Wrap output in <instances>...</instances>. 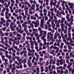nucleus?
Returning a JSON list of instances; mask_svg holds the SVG:
<instances>
[{"label": "nucleus", "instance_id": "nucleus-37", "mask_svg": "<svg viewBox=\"0 0 74 74\" xmlns=\"http://www.w3.org/2000/svg\"><path fill=\"white\" fill-rule=\"evenodd\" d=\"M55 52V51L54 50H52L50 52V54H52V53H54Z\"/></svg>", "mask_w": 74, "mask_h": 74}, {"label": "nucleus", "instance_id": "nucleus-61", "mask_svg": "<svg viewBox=\"0 0 74 74\" xmlns=\"http://www.w3.org/2000/svg\"><path fill=\"white\" fill-rule=\"evenodd\" d=\"M27 62V60H24L23 61V63H26Z\"/></svg>", "mask_w": 74, "mask_h": 74}, {"label": "nucleus", "instance_id": "nucleus-35", "mask_svg": "<svg viewBox=\"0 0 74 74\" xmlns=\"http://www.w3.org/2000/svg\"><path fill=\"white\" fill-rule=\"evenodd\" d=\"M65 43V44H66L68 45H70V42H69L68 41H66Z\"/></svg>", "mask_w": 74, "mask_h": 74}, {"label": "nucleus", "instance_id": "nucleus-63", "mask_svg": "<svg viewBox=\"0 0 74 74\" xmlns=\"http://www.w3.org/2000/svg\"><path fill=\"white\" fill-rule=\"evenodd\" d=\"M0 67L1 68H4V64H1L0 65Z\"/></svg>", "mask_w": 74, "mask_h": 74}, {"label": "nucleus", "instance_id": "nucleus-24", "mask_svg": "<svg viewBox=\"0 0 74 74\" xmlns=\"http://www.w3.org/2000/svg\"><path fill=\"white\" fill-rule=\"evenodd\" d=\"M33 42L34 43L35 46H37L38 45V43L36 42V41H34Z\"/></svg>", "mask_w": 74, "mask_h": 74}, {"label": "nucleus", "instance_id": "nucleus-8", "mask_svg": "<svg viewBox=\"0 0 74 74\" xmlns=\"http://www.w3.org/2000/svg\"><path fill=\"white\" fill-rule=\"evenodd\" d=\"M72 65H73V63L71 62H69L68 64V66H67V69H69V68H70Z\"/></svg>", "mask_w": 74, "mask_h": 74}, {"label": "nucleus", "instance_id": "nucleus-31", "mask_svg": "<svg viewBox=\"0 0 74 74\" xmlns=\"http://www.w3.org/2000/svg\"><path fill=\"white\" fill-rule=\"evenodd\" d=\"M5 45L6 46L8 47V48H11V46L9 45H8V43H6Z\"/></svg>", "mask_w": 74, "mask_h": 74}, {"label": "nucleus", "instance_id": "nucleus-50", "mask_svg": "<svg viewBox=\"0 0 74 74\" xmlns=\"http://www.w3.org/2000/svg\"><path fill=\"white\" fill-rule=\"evenodd\" d=\"M51 16H55V13H53V12H51Z\"/></svg>", "mask_w": 74, "mask_h": 74}, {"label": "nucleus", "instance_id": "nucleus-39", "mask_svg": "<svg viewBox=\"0 0 74 74\" xmlns=\"http://www.w3.org/2000/svg\"><path fill=\"white\" fill-rule=\"evenodd\" d=\"M49 0H46V5L47 6L48 5V3H49Z\"/></svg>", "mask_w": 74, "mask_h": 74}, {"label": "nucleus", "instance_id": "nucleus-36", "mask_svg": "<svg viewBox=\"0 0 74 74\" xmlns=\"http://www.w3.org/2000/svg\"><path fill=\"white\" fill-rule=\"evenodd\" d=\"M49 60H48L47 61V62L45 65V66H48V64H49Z\"/></svg>", "mask_w": 74, "mask_h": 74}, {"label": "nucleus", "instance_id": "nucleus-30", "mask_svg": "<svg viewBox=\"0 0 74 74\" xmlns=\"http://www.w3.org/2000/svg\"><path fill=\"white\" fill-rule=\"evenodd\" d=\"M1 57L2 58V60H4V59H5V56L4 55H2L1 56Z\"/></svg>", "mask_w": 74, "mask_h": 74}, {"label": "nucleus", "instance_id": "nucleus-45", "mask_svg": "<svg viewBox=\"0 0 74 74\" xmlns=\"http://www.w3.org/2000/svg\"><path fill=\"white\" fill-rule=\"evenodd\" d=\"M52 62H53V59H50V63H49V64H52Z\"/></svg>", "mask_w": 74, "mask_h": 74}, {"label": "nucleus", "instance_id": "nucleus-3", "mask_svg": "<svg viewBox=\"0 0 74 74\" xmlns=\"http://www.w3.org/2000/svg\"><path fill=\"white\" fill-rule=\"evenodd\" d=\"M60 26H61V30H62L64 31V26L65 25L63 23H61L60 24Z\"/></svg>", "mask_w": 74, "mask_h": 74}, {"label": "nucleus", "instance_id": "nucleus-10", "mask_svg": "<svg viewBox=\"0 0 74 74\" xmlns=\"http://www.w3.org/2000/svg\"><path fill=\"white\" fill-rule=\"evenodd\" d=\"M3 64L5 65V68H6L8 66L9 64L8 63V62H5L3 63Z\"/></svg>", "mask_w": 74, "mask_h": 74}, {"label": "nucleus", "instance_id": "nucleus-53", "mask_svg": "<svg viewBox=\"0 0 74 74\" xmlns=\"http://www.w3.org/2000/svg\"><path fill=\"white\" fill-rule=\"evenodd\" d=\"M56 25L55 24H52V28H53V29H54Z\"/></svg>", "mask_w": 74, "mask_h": 74}, {"label": "nucleus", "instance_id": "nucleus-19", "mask_svg": "<svg viewBox=\"0 0 74 74\" xmlns=\"http://www.w3.org/2000/svg\"><path fill=\"white\" fill-rule=\"evenodd\" d=\"M36 70L37 71H40V68L38 67V66H36Z\"/></svg>", "mask_w": 74, "mask_h": 74}, {"label": "nucleus", "instance_id": "nucleus-28", "mask_svg": "<svg viewBox=\"0 0 74 74\" xmlns=\"http://www.w3.org/2000/svg\"><path fill=\"white\" fill-rule=\"evenodd\" d=\"M45 73H47V72H48V67H46L45 68Z\"/></svg>", "mask_w": 74, "mask_h": 74}, {"label": "nucleus", "instance_id": "nucleus-51", "mask_svg": "<svg viewBox=\"0 0 74 74\" xmlns=\"http://www.w3.org/2000/svg\"><path fill=\"white\" fill-rule=\"evenodd\" d=\"M51 68L53 69H55L56 68V67H55V66L54 65H53L52 66Z\"/></svg>", "mask_w": 74, "mask_h": 74}, {"label": "nucleus", "instance_id": "nucleus-21", "mask_svg": "<svg viewBox=\"0 0 74 74\" xmlns=\"http://www.w3.org/2000/svg\"><path fill=\"white\" fill-rule=\"evenodd\" d=\"M40 71L41 72H43L44 71V66H42L40 67Z\"/></svg>", "mask_w": 74, "mask_h": 74}, {"label": "nucleus", "instance_id": "nucleus-12", "mask_svg": "<svg viewBox=\"0 0 74 74\" xmlns=\"http://www.w3.org/2000/svg\"><path fill=\"white\" fill-rule=\"evenodd\" d=\"M11 4V2L10 1H8V5H6L5 6V8H8L10 5Z\"/></svg>", "mask_w": 74, "mask_h": 74}, {"label": "nucleus", "instance_id": "nucleus-15", "mask_svg": "<svg viewBox=\"0 0 74 74\" xmlns=\"http://www.w3.org/2000/svg\"><path fill=\"white\" fill-rule=\"evenodd\" d=\"M18 33H20L21 34H22V33H23L24 31L23 30H22L21 29H19L18 31Z\"/></svg>", "mask_w": 74, "mask_h": 74}, {"label": "nucleus", "instance_id": "nucleus-60", "mask_svg": "<svg viewBox=\"0 0 74 74\" xmlns=\"http://www.w3.org/2000/svg\"><path fill=\"white\" fill-rule=\"evenodd\" d=\"M61 13H62V15H65V13H64V11L62 10L61 11Z\"/></svg>", "mask_w": 74, "mask_h": 74}, {"label": "nucleus", "instance_id": "nucleus-44", "mask_svg": "<svg viewBox=\"0 0 74 74\" xmlns=\"http://www.w3.org/2000/svg\"><path fill=\"white\" fill-rule=\"evenodd\" d=\"M5 56H7V55H8V51L6 50L5 51Z\"/></svg>", "mask_w": 74, "mask_h": 74}, {"label": "nucleus", "instance_id": "nucleus-32", "mask_svg": "<svg viewBox=\"0 0 74 74\" xmlns=\"http://www.w3.org/2000/svg\"><path fill=\"white\" fill-rule=\"evenodd\" d=\"M39 3H40L41 4H42V3H43V0H39L38 1Z\"/></svg>", "mask_w": 74, "mask_h": 74}, {"label": "nucleus", "instance_id": "nucleus-47", "mask_svg": "<svg viewBox=\"0 0 74 74\" xmlns=\"http://www.w3.org/2000/svg\"><path fill=\"white\" fill-rule=\"evenodd\" d=\"M47 16H49V17L51 16V12L50 11L48 12V14H47Z\"/></svg>", "mask_w": 74, "mask_h": 74}, {"label": "nucleus", "instance_id": "nucleus-16", "mask_svg": "<svg viewBox=\"0 0 74 74\" xmlns=\"http://www.w3.org/2000/svg\"><path fill=\"white\" fill-rule=\"evenodd\" d=\"M50 4L51 5H54V7H55V6L56 5V4L54 2H53V3L52 2H50Z\"/></svg>", "mask_w": 74, "mask_h": 74}, {"label": "nucleus", "instance_id": "nucleus-46", "mask_svg": "<svg viewBox=\"0 0 74 74\" xmlns=\"http://www.w3.org/2000/svg\"><path fill=\"white\" fill-rule=\"evenodd\" d=\"M13 16H15V17H16V16H18V14H16V13H13Z\"/></svg>", "mask_w": 74, "mask_h": 74}, {"label": "nucleus", "instance_id": "nucleus-34", "mask_svg": "<svg viewBox=\"0 0 74 74\" xmlns=\"http://www.w3.org/2000/svg\"><path fill=\"white\" fill-rule=\"evenodd\" d=\"M13 49H14V48L13 47H11L8 49V50L9 51H12Z\"/></svg>", "mask_w": 74, "mask_h": 74}, {"label": "nucleus", "instance_id": "nucleus-11", "mask_svg": "<svg viewBox=\"0 0 74 74\" xmlns=\"http://www.w3.org/2000/svg\"><path fill=\"white\" fill-rule=\"evenodd\" d=\"M28 55L29 56H32V57L34 56V53H28Z\"/></svg>", "mask_w": 74, "mask_h": 74}, {"label": "nucleus", "instance_id": "nucleus-2", "mask_svg": "<svg viewBox=\"0 0 74 74\" xmlns=\"http://www.w3.org/2000/svg\"><path fill=\"white\" fill-rule=\"evenodd\" d=\"M35 27H38V26L40 25V21L38 20H36L35 21Z\"/></svg>", "mask_w": 74, "mask_h": 74}, {"label": "nucleus", "instance_id": "nucleus-14", "mask_svg": "<svg viewBox=\"0 0 74 74\" xmlns=\"http://www.w3.org/2000/svg\"><path fill=\"white\" fill-rule=\"evenodd\" d=\"M14 23H14V22H11L10 23V27L11 29L12 28V26L14 25Z\"/></svg>", "mask_w": 74, "mask_h": 74}, {"label": "nucleus", "instance_id": "nucleus-18", "mask_svg": "<svg viewBox=\"0 0 74 74\" xmlns=\"http://www.w3.org/2000/svg\"><path fill=\"white\" fill-rule=\"evenodd\" d=\"M40 23H45V21L44 19H42L40 20Z\"/></svg>", "mask_w": 74, "mask_h": 74}, {"label": "nucleus", "instance_id": "nucleus-64", "mask_svg": "<svg viewBox=\"0 0 74 74\" xmlns=\"http://www.w3.org/2000/svg\"><path fill=\"white\" fill-rule=\"evenodd\" d=\"M71 71V74H74V69H72V70Z\"/></svg>", "mask_w": 74, "mask_h": 74}, {"label": "nucleus", "instance_id": "nucleus-38", "mask_svg": "<svg viewBox=\"0 0 74 74\" xmlns=\"http://www.w3.org/2000/svg\"><path fill=\"white\" fill-rule=\"evenodd\" d=\"M5 24L6 25V26L7 27H8V26H9V25H10L9 23L6 21Z\"/></svg>", "mask_w": 74, "mask_h": 74}, {"label": "nucleus", "instance_id": "nucleus-5", "mask_svg": "<svg viewBox=\"0 0 74 74\" xmlns=\"http://www.w3.org/2000/svg\"><path fill=\"white\" fill-rule=\"evenodd\" d=\"M8 13H9V12H5V18L6 19H9L10 18L8 16Z\"/></svg>", "mask_w": 74, "mask_h": 74}, {"label": "nucleus", "instance_id": "nucleus-25", "mask_svg": "<svg viewBox=\"0 0 74 74\" xmlns=\"http://www.w3.org/2000/svg\"><path fill=\"white\" fill-rule=\"evenodd\" d=\"M64 21H65V18H62V20L61 21V23H63Z\"/></svg>", "mask_w": 74, "mask_h": 74}, {"label": "nucleus", "instance_id": "nucleus-20", "mask_svg": "<svg viewBox=\"0 0 74 74\" xmlns=\"http://www.w3.org/2000/svg\"><path fill=\"white\" fill-rule=\"evenodd\" d=\"M49 54L48 53H46L45 55V58H48L49 57Z\"/></svg>", "mask_w": 74, "mask_h": 74}, {"label": "nucleus", "instance_id": "nucleus-29", "mask_svg": "<svg viewBox=\"0 0 74 74\" xmlns=\"http://www.w3.org/2000/svg\"><path fill=\"white\" fill-rule=\"evenodd\" d=\"M53 49H56L57 50L58 49H59V48L58 47H56V46H54L53 47Z\"/></svg>", "mask_w": 74, "mask_h": 74}, {"label": "nucleus", "instance_id": "nucleus-7", "mask_svg": "<svg viewBox=\"0 0 74 74\" xmlns=\"http://www.w3.org/2000/svg\"><path fill=\"white\" fill-rule=\"evenodd\" d=\"M27 64L28 66H31L32 65V64L31 63V61L29 60H27Z\"/></svg>", "mask_w": 74, "mask_h": 74}, {"label": "nucleus", "instance_id": "nucleus-13", "mask_svg": "<svg viewBox=\"0 0 74 74\" xmlns=\"http://www.w3.org/2000/svg\"><path fill=\"white\" fill-rule=\"evenodd\" d=\"M57 37H58V36L57 35V33H56L54 34L53 38L55 40H56L57 39Z\"/></svg>", "mask_w": 74, "mask_h": 74}, {"label": "nucleus", "instance_id": "nucleus-48", "mask_svg": "<svg viewBox=\"0 0 74 74\" xmlns=\"http://www.w3.org/2000/svg\"><path fill=\"white\" fill-rule=\"evenodd\" d=\"M68 48L69 49H72V47H71V46H70V45H68Z\"/></svg>", "mask_w": 74, "mask_h": 74}, {"label": "nucleus", "instance_id": "nucleus-23", "mask_svg": "<svg viewBox=\"0 0 74 74\" xmlns=\"http://www.w3.org/2000/svg\"><path fill=\"white\" fill-rule=\"evenodd\" d=\"M14 48L15 49H16L17 51H18L19 50V48H18V47L17 46H14Z\"/></svg>", "mask_w": 74, "mask_h": 74}, {"label": "nucleus", "instance_id": "nucleus-40", "mask_svg": "<svg viewBox=\"0 0 74 74\" xmlns=\"http://www.w3.org/2000/svg\"><path fill=\"white\" fill-rule=\"evenodd\" d=\"M29 25L32 29H33V28H34V25H33V24L31 23Z\"/></svg>", "mask_w": 74, "mask_h": 74}, {"label": "nucleus", "instance_id": "nucleus-41", "mask_svg": "<svg viewBox=\"0 0 74 74\" xmlns=\"http://www.w3.org/2000/svg\"><path fill=\"white\" fill-rule=\"evenodd\" d=\"M29 3L27 1H26L24 2L25 5H28Z\"/></svg>", "mask_w": 74, "mask_h": 74}, {"label": "nucleus", "instance_id": "nucleus-9", "mask_svg": "<svg viewBox=\"0 0 74 74\" xmlns=\"http://www.w3.org/2000/svg\"><path fill=\"white\" fill-rule=\"evenodd\" d=\"M64 23L65 25H66V26H71V25H70V24L69 23H67V21H64Z\"/></svg>", "mask_w": 74, "mask_h": 74}, {"label": "nucleus", "instance_id": "nucleus-43", "mask_svg": "<svg viewBox=\"0 0 74 74\" xmlns=\"http://www.w3.org/2000/svg\"><path fill=\"white\" fill-rule=\"evenodd\" d=\"M6 29H7V28H6V27H4L2 28L1 29V30H3V31H5V30H6Z\"/></svg>", "mask_w": 74, "mask_h": 74}, {"label": "nucleus", "instance_id": "nucleus-42", "mask_svg": "<svg viewBox=\"0 0 74 74\" xmlns=\"http://www.w3.org/2000/svg\"><path fill=\"white\" fill-rule=\"evenodd\" d=\"M6 22H12V21L9 18L7 20Z\"/></svg>", "mask_w": 74, "mask_h": 74}, {"label": "nucleus", "instance_id": "nucleus-1", "mask_svg": "<svg viewBox=\"0 0 74 74\" xmlns=\"http://www.w3.org/2000/svg\"><path fill=\"white\" fill-rule=\"evenodd\" d=\"M39 37H41V38L42 40H43L44 42H46L47 41V39L45 38L46 37V35H44V34H41L39 35Z\"/></svg>", "mask_w": 74, "mask_h": 74}, {"label": "nucleus", "instance_id": "nucleus-57", "mask_svg": "<svg viewBox=\"0 0 74 74\" xmlns=\"http://www.w3.org/2000/svg\"><path fill=\"white\" fill-rule=\"evenodd\" d=\"M31 22V21H30V20H29V21H28L27 22V23L28 24H29V25H30V24H31L32 23Z\"/></svg>", "mask_w": 74, "mask_h": 74}, {"label": "nucleus", "instance_id": "nucleus-27", "mask_svg": "<svg viewBox=\"0 0 74 74\" xmlns=\"http://www.w3.org/2000/svg\"><path fill=\"white\" fill-rule=\"evenodd\" d=\"M68 5L69 6H73V5H74V3H71V2H69L68 3Z\"/></svg>", "mask_w": 74, "mask_h": 74}, {"label": "nucleus", "instance_id": "nucleus-49", "mask_svg": "<svg viewBox=\"0 0 74 74\" xmlns=\"http://www.w3.org/2000/svg\"><path fill=\"white\" fill-rule=\"evenodd\" d=\"M56 26L57 27H58V28L60 27V24H57Z\"/></svg>", "mask_w": 74, "mask_h": 74}, {"label": "nucleus", "instance_id": "nucleus-62", "mask_svg": "<svg viewBox=\"0 0 74 74\" xmlns=\"http://www.w3.org/2000/svg\"><path fill=\"white\" fill-rule=\"evenodd\" d=\"M65 58H66V59H70V56H66Z\"/></svg>", "mask_w": 74, "mask_h": 74}, {"label": "nucleus", "instance_id": "nucleus-59", "mask_svg": "<svg viewBox=\"0 0 74 74\" xmlns=\"http://www.w3.org/2000/svg\"><path fill=\"white\" fill-rule=\"evenodd\" d=\"M34 16L35 17H36L37 18H38V14L37 13H36L34 15Z\"/></svg>", "mask_w": 74, "mask_h": 74}, {"label": "nucleus", "instance_id": "nucleus-52", "mask_svg": "<svg viewBox=\"0 0 74 74\" xmlns=\"http://www.w3.org/2000/svg\"><path fill=\"white\" fill-rule=\"evenodd\" d=\"M47 11H48L45 9H44L43 10V12L44 13H47Z\"/></svg>", "mask_w": 74, "mask_h": 74}, {"label": "nucleus", "instance_id": "nucleus-4", "mask_svg": "<svg viewBox=\"0 0 74 74\" xmlns=\"http://www.w3.org/2000/svg\"><path fill=\"white\" fill-rule=\"evenodd\" d=\"M16 37H18V40H20L22 38V34H18L16 35Z\"/></svg>", "mask_w": 74, "mask_h": 74}, {"label": "nucleus", "instance_id": "nucleus-58", "mask_svg": "<svg viewBox=\"0 0 74 74\" xmlns=\"http://www.w3.org/2000/svg\"><path fill=\"white\" fill-rule=\"evenodd\" d=\"M0 47L3 48H4L5 46L4 45H3L2 44H0Z\"/></svg>", "mask_w": 74, "mask_h": 74}, {"label": "nucleus", "instance_id": "nucleus-26", "mask_svg": "<svg viewBox=\"0 0 74 74\" xmlns=\"http://www.w3.org/2000/svg\"><path fill=\"white\" fill-rule=\"evenodd\" d=\"M0 19L1 21H2L3 22H5V20L4 19V18L2 17Z\"/></svg>", "mask_w": 74, "mask_h": 74}, {"label": "nucleus", "instance_id": "nucleus-55", "mask_svg": "<svg viewBox=\"0 0 74 74\" xmlns=\"http://www.w3.org/2000/svg\"><path fill=\"white\" fill-rule=\"evenodd\" d=\"M45 21H47L48 19V16H45Z\"/></svg>", "mask_w": 74, "mask_h": 74}, {"label": "nucleus", "instance_id": "nucleus-54", "mask_svg": "<svg viewBox=\"0 0 74 74\" xmlns=\"http://www.w3.org/2000/svg\"><path fill=\"white\" fill-rule=\"evenodd\" d=\"M45 28L46 30H47V29H48V26H47V24H45Z\"/></svg>", "mask_w": 74, "mask_h": 74}, {"label": "nucleus", "instance_id": "nucleus-6", "mask_svg": "<svg viewBox=\"0 0 74 74\" xmlns=\"http://www.w3.org/2000/svg\"><path fill=\"white\" fill-rule=\"evenodd\" d=\"M27 22H24L22 24V27H27V25H27Z\"/></svg>", "mask_w": 74, "mask_h": 74}, {"label": "nucleus", "instance_id": "nucleus-33", "mask_svg": "<svg viewBox=\"0 0 74 74\" xmlns=\"http://www.w3.org/2000/svg\"><path fill=\"white\" fill-rule=\"evenodd\" d=\"M70 14H67L66 15V18L67 19H69L70 18Z\"/></svg>", "mask_w": 74, "mask_h": 74}, {"label": "nucleus", "instance_id": "nucleus-56", "mask_svg": "<svg viewBox=\"0 0 74 74\" xmlns=\"http://www.w3.org/2000/svg\"><path fill=\"white\" fill-rule=\"evenodd\" d=\"M43 60V58H40L39 59V60L40 62H41V61Z\"/></svg>", "mask_w": 74, "mask_h": 74}, {"label": "nucleus", "instance_id": "nucleus-17", "mask_svg": "<svg viewBox=\"0 0 74 74\" xmlns=\"http://www.w3.org/2000/svg\"><path fill=\"white\" fill-rule=\"evenodd\" d=\"M69 55L70 56L72 57V58H74V54H73V52H71V53H70Z\"/></svg>", "mask_w": 74, "mask_h": 74}, {"label": "nucleus", "instance_id": "nucleus-22", "mask_svg": "<svg viewBox=\"0 0 74 74\" xmlns=\"http://www.w3.org/2000/svg\"><path fill=\"white\" fill-rule=\"evenodd\" d=\"M6 58H8L9 59H11V56H9L8 55H7V56H6Z\"/></svg>", "mask_w": 74, "mask_h": 74}]
</instances>
